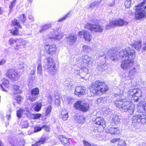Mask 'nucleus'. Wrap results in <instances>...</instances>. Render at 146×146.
Returning a JSON list of instances; mask_svg holds the SVG:
<instances>
[{"mask_svg": "<svg viewBox=\"0 0 146 146\" xmlns=\"http://www.w3.org/2000/svg\"><path fill=\"white\" fill-rule=\"evenodd\" d=\"M128 94L129 95L128 97H127L129 100L127 101L130 102H136L138 101L139 98L141 97V90L138 89H131L128 92Z\"/></svg>", "mask_w": 146, "mask_h": 146, "instance_id": "20e7f679", "label": "nucleus"}, {"mask_svg": "<svg viewBox=\"0 0 146 146\" xmlns=\"http://www.w3.org/2000/svg\"><path fill=\"white\" fill-rule=\"evenodd\" d=\"M65 101L67 104H70L74 102V99L69 97H66L65 98Z\"/></svg>", "mask_w": 146, "mask_h": 146, "instance_id": "58836bf2", "label": "nucleus"}, {"mask_svg": "<svg viewBox=\"0 0 146 146\" xmlns=\"http://www.w3.org/2000/svg\"><path fill=\"white\" fill-rule=\"evenodd\" d=\"M58 138L62 144L65 146H70L68 139L64 137L62 135L59 136Z\"/></svg>", "mask_w": 146, "mask_h": 146, "instance_id": "412c9836", "label": "nucleus"}, {"mask_svg": "<svg viewBox=\"0 0 146 146\" xmlns=\"http://www.w3.org/2000/svg\"><path fill=\"white\" fill-rule=\"evenodd\" d=\"M126 144L124 141H121L118 143V146H126Z\"/></svg>", "mask_w": 146, "mask_h": 146, "instance_id": "864d4df0", "label": "nucleus"}, {"mask_svg": "<svg viewBox=\"0 0 146 146\" xmlns=\"http://www.w3.org/2000/svg\"><path fill=\"white\" fill-rule=\"evenodd\" d=\"M102 111L106 115H108L111 113V110L107 107H103L102 109Z\"/></svg>", "mask_w": 146, "mask_h": 146, "instance_id": "f704fd0d", "label": "nucleus"}, {"mask_svg": "<svg viewBox=\"0 0 146 146\" xmlns=\"http://www.w3.org/2000/svg\"><path fill=\"white\" fill-rule=\"evenodd\" d=\"M141 40H135L132 45L136 50L137 51L140 50L141 48Z\"/></svg>", "mask_w": 146, "mask_h": 146, "instance_id": "5701e85b", "label": "nucleus"}, {"mask_svg": "<svg viewBox=\"0 0 146 146\" xmlns=\"http://www.w3.org/2000/svg\"><path fill=\"white\" fill-rule=\"evenodd\" d=\"M83 50L84 52H88L91 51V48L90 46L84 45L83 46Z\"/></svg>", "mask_w": 146, "mask_h": 146, "instance_id": "a19ab883", "label": "nucleus"}, {"mask_svg": "<svg viewBox=\"0 0 146 146\" xmlns=\"http://www.w3.org/2000/svg\"><path fill=\"white\" fill-rule=\"evenodd\" d=\"M16 41L17 39L13 38H10L8 41L9 44L10 45L14 46V45H15Z\"/></svg>", "mask_w": 146, "mask_h": 146, "instance_id": "79ce46f5", "label": "nucleus"}, {"mask_svg": "<svg viewBox=\"0 0 146 146\" xmlns=\"http://www.w3.org/2000/svg\"><path fill=\"white\" fill-rule=\"evenodd\" d=\"M91 93L94 95H100L101 93L105 92L108 89L105 83L96 80L92 83L90 88Z\"/></svg>", "mask_w": 146, "mask_h": 146, "instance_id": "7ed1b4c3", "label": "nucleus"}, {"mask_svg": "<svg viewBox=\"0 0 146 146\" xmlns=\"http://www.w3.org/2000/svg\"><path fill=\"white\" fill-rule=\"evenodd\" d=\"M123 77L126 80H129L132 78V77L131 76L129 72H125L123 74Z\"/></svg>", "mask_w": 146, "mask_h": 146, "instance_id": "7c9ffc66", "label": "nucleus"}, {"mask_svg": "<svg viewBox=\"0 0 146 146\" xmlns=\"http://www.w3.org/2000/svg\"><path fill=\"white\" fill-rule=\"evenodd\" d=\"M52 108V107L51 105H49L47 106L46 109L45 113V115L46 116L48 115L50 113Z\"/></svg>", "mask_w": 146, "mask_h": 146, "instance_id": "c9c22d12", "label": "nucleus"}, {"mask_svg": "<svg viewBox=\"0 0 146 146\" xmlns=\"http://www.w3.org/2000/svg\"><path fill=\"white\" fill-rule=\"evenodd\" d=\"M113 21L115 27L125 25L128 23V22L127 21H125L121 19H115Z\"/></svg>", "mask_w": 146, "mask_h": 146, "instance_id": "aec40b11", "label": "nucleus"}, {"mask_svg": "<svg viewBox=\"0 0 146 146\" xmlns=\"http://www.w3.org/2000/svg\"><path fill=\"white\" fill-rule=\"evenodd\" d=\"M120 140V139L119 138H114L112 139L111 140L112 143H115L119 141Z\"/></svg>", "mask_w": 146, "mask_h": 146, "instance_id": "bf43d9fd", "label": "nucleus"}, {"mask_svg": "<svg viewBox=\"0 0 146 146\" xmlns=\"http://www.w3.org/2000/svg\"><path fill=\"white\" fill-rule=\"evenodd\" d=\"M85 27L92 32H101L103 30L102 26L98 24H92L87 23L85 25Z\"/></svg>", "mask_w": 146, "mask_h": 146, "instance_id": "9d476101", "label": "nucleus"}, {"mask_svg": "<svg viewBox=\"0 0 146 146\" xmlns=\"http://www.w3.org/2000/svg\"><path fill=\"white\" fill-rule=\"evenodd\" d=\"M131 0H126L125 5L126 8H128L130 7L131 3Z\"/></svg>", "mask_w": 146, "mask_h": 146, "instance_id": "a18cd8bd", "label": "nucleus"}, {"mask_svg": "<svg viewBox=\"0 0 146 146\" xmlns=\"http://www.w3.org/2000/svg\"><path fill=\"white\" fill-rule=\"evenodd\" d=\"M146 50V41H143V44L142 45V51L144 52Z\"/></svg>", "mask_w": 146, "mask_h": 146, "instance_id": "3c124183", "label": "nucleus"}, {"mask_svg": "<svg viewBox=\"0 0 146 146\" xmlns=\"http://www.w3.org/2000/svg\"><path fill=\"white\" fill-rule=\"evenodd\" d=\"M35 78L33 77L32 76H31L30 77H29V82L31 83L32 82L35 80Z\"/></svg>", "mask_w": 146, "mask_h": 146, "instance_id": "69168bd1", "label": "nucleus"}, {"mask_svg": "<svg viewBox=\"0 0 146 146\" xmlns=\"http://www.w3.org/2000/svg\"><path fill=\"white\" fill-rule=\"evenodd\" d=\"M129 72L131 76L133 77V76L136 74L137 73V69L135 68H132L129 70Z\"/></svg>", "mask_w": 146, "mask_h": 146, "instance_id": "4c0bfd02", "label": "nucleus"}, {"mask_svg": "<svg viewBox=\"0 0 146 146\" xmlns=\"http://www.w3.org/2000/svg\"><path fill=\"white\" fill-rule=\"evenodd\" d=\"M137 111L140 113H146V107L145 105L141 103L137 107Z\"/></svg>", "mask_w": 146, "mask_h": 146, "instance_id": "393cba45", "label": "nucleus"}, {"mask_svg": "<svg viewBox=\"0 0 146 146\" xmlns=\"http://www.w3.org/2000/svg\"><path fill=\"white\" fill-rule=\"evenodd\" d=\"M109 133L111 134H117L119 133L118 127H111L108 129Z\"/></svg>", "mask_w": 146, "mask_h": 146, "instance_id": "a878e982", "label": "nucleus"}, {"mask_svg": "<svg viewBox=\"0 0 146 146\" xmlns=\"http://www.w3.org/2000/svg\"><path fill=\"white\" fill-rule=\"evenodd\" d=\"M77 36L74 34H70L68 36L66 37L67 42L70 44L72 45L74 44L77 40Z\"/></svg>", "mask_w": 146, "mask_h": 146, "instance_id": "6ab92c4d", "label": "nucleus"}, {"mask_svg": "<svg viewBox=\"0 0 146 146\" xmlns=\"http://www.w3.org/2000/svg\"><path fill=\"white\" fill-rule=\"evenodd\" d=\"M13 89L14 90L13 93L15 94H17L20 93L21 92V90L19 89V87L17 85H14L13 86Z\"/></svg>", "mask_w": 146, "mask_h": 146, "instance_id": "473e14b6", "label": "nucleus"}, {"mask_svg": "<svg viewBox=\"0 0 146 146\" xmlns=\"http://www.w3.org/2000/svg\"><path fill=\"white\" fill-rule=\"evenodd\" d=\"M45 48L46 50H48V54L50 56L56 55L58 53V51L56 49V45L54 44L51 45L46 44Z\"/></svg>", "mask_w": 146, "mask_h": 146, "instance_id": "f8f14e48", "label": "nucleus"}, {"mask_svg": "<svg viewBox=\"0 0 146 146\" xmlns=\"http://www.w3.org/2000/svg\"><path fill=\"white\" fill-rule=\"evenodd\" d=\"M112 123L114 124H118L120 122V119L118 115H113L111 119Z\"/></svg>", "mask_w": 146, "mask_h": 146, "instance_id": "c85d7f7f", "label": "nucleus"}, {"mask_svg": "<svg viewBox=\"0 0 146 146\" xmlns=\"http://www.w3.org/2000/svg\"><path fill=\"white\" fill-rule=\"evenodd\" d=\"M74 107L77 110L86 112L88 111L90 106L89 104L85 101H78L75 103Z\"/></svg>", "mask_w": 146, "mask_h": 146, "instance_id": "0eeeda50", "label": "nucleus"}, {"mask_svg": "<svg viewBox=\"0 0 146 146\" xmlns=\"http://www.w3.org/2000/svg\"><path fill=\"white\" fill-rule=\"evenodd\" d=\"M12 23L13 25L16 26L20 28H21L22 26L20 25L17 19H14L12 21Z\"/></svg>", "mask_w": 146, "mask_h": 146, "instance_id": "37998d69", "label": "nucleus"}, {"mask_svg": "<svg viewBox=\"0 0 146 146\" xmlns=\"http://www.w3.org/2000/svg\"><path fill=\"white\" fill-rule=\"evenodd\" d=\"M39 92V90L38 88H34L31 90V95L29 98L32 102L35 101Z\"/></svg>", "mask_w": 146, "mask_h": 146, "instance_id": "a211bd4d", "label": "nucleus"}, {"mask_svg": "<svg viewBox=\"0 0 146 146\" xmlns=\"http://www.w3.org/2000/svg\"><path fill=\"white\" fill-rule=\"evenodd\" d=\"M37 71L38 74H39L40 76V75L42 76V66L40 64H39L38 65Z\"/></svg>", "mask_w": 146, "mask_h": 146, "instance_id": "de8ad7c7", "label": "nucleus"}, {"mask_svg": "<svg viewBox=\"0 0 146 146\" xmlns=\"http://www.w3.org/2000/svg\"><path fill=\"white\" fill-rule=\"evenodd\" d=\"M15 99L17 101L18 103L19 104L22 100V98L20 96L17 95L15 97Z\"/></svg>", "mask_w": 146, "mask_h": 146, "instance_id": "09e8293b", "label": "nucleus"}, {"mask_svg": "<svg viewBox=\"0 0 146 146\" xmlns=\"http://www.w3.org/2000/svg\"><path fill=\"white\" fill-rule=\"evenodd\" d=\"M25 124H23V123H21L22 127L23 128H27L28 127V123L27 121H25Z\"/></svg>", "mask_w": 146, "mask_h": 146, "instance_id": "680f3d73", "label": "nucleus"}, {"mask_svg": "<svg viewBox=\"0 0 146 146\" xmlns=\"http://www.w3.org/2000/svg\"><path fill=\"white\" fill-rule=\"evenodd\" d=\"M19 21L23 23L25 22L26 19V17L24 14H23L19 17Z\"/></svg>", "mask_w": 146, "mask_h": 146, "instance_id": "49530a36", "label": "nucleus"}, {"mask_svg": "<svg viewBox=\"0 0 146 146\" xmlns=\"http://www.w3.org/2000/svg\"><path fill=\"white\" fill-rule=\"evenodd\" d=\"M46 139L45 138H42L40 139V140L35 143L33 144L32 146H39L40 144H43L45 142Z\"/></svg>", "mask_w": 146, "mask_h": 146, "instance_id": "72a5a7b5", "label": "nucleus"}, {"mask_svg": "<svg viewBox=\"0 0 146 146\" xmlns=\"http://www.w3.org/2000/svg\"><path fill=\"white\" fill-rule=\"evenodd\" d=\"M101 67L102 68V70L106 69L107 68L106 65V64H104L103 65H101Z\"/></svg>", "mask_w": 146, "mask_h": 146, "instance_id": "774afa93", "label": "nucleus"}, {"mask_svg": "<svg viewBox=\"0 0 146 146\" xmlns=\"http://www.w3.org/2000/svg\"><path fill=\"white\" fill-rule=\"evenodd\" d=\"M28 43V41L21 38L17 39L15 45L13 46L15 49L19 50L21 48V46L25 47V46Z\"/></svg>", "mask_w": 146, "mask_h": 146, "instance_id": "4468645a", "label": "nucleus"}, {"mask_svg": "<svg viewBox=\"0 0 146 146\" xmlns=\"http://www.w3.org/2000/svg\"><path fill=\"white\" fill-rule=\"evenodd\" d=\"M114 27V24L113 23V21H112L111 22H110L109 24L106 25L105 28L106 29H110L111 28Z\"/></svg>", "mask_w": 146, "mask_h": 146, "instance_id": "c03bdc74", "label": "nucleus"}, {"mask_svg": "<svg viewBox=\"0 0 146 146\" xmlns=\"http://www.w3.org/2000/svg\"><path fill=\"white\" fill-rule=\"evenodd\" d=\"M15 4V3H12V2H11V4H10L9 6V8L11 10L13 8V6Z\"/></svg>", "mask_w": 146, "mask_h": 146, "instance_id": "338daca9", "label": "nucleus"}, {"mask_svg": "<svg viewBox=\"0 0 146 146\" xmlns=\"http://www.w3.org/2000/svg\"><path fill=\"white\" fill-rule=\"evenodd\" d=\"M114 94V105L123 112L128 111L129 114L130 115L133 114L135 110L134 105L130 104L129 102L126 100L127 98L126 99H122L118 94Z\"/></svg>", "mask_w": 146, "mask_h": 146, "instance_id": "f03ea898", "label": "nucleus"}, {"mask_svg": "<svg viewBox=\"0 0 146 146\" xmlns=\"http://www.w3.org/2000/svg\"><path fill=\"white\" fill-rule=\"evenodd\" d=\"M146 3V0H143L142 2L135 6V16L137 19H140L145 17L146 13L145 10L146 9V5L145 7L143 6Z\"/></svg>", "mask_w": 146, "mask_h": 146, "instance_id": "39448f33", "label": "nucleus"}, {"mask_svg": "<svg viewBox=\"0 0 146 146\" xmlns=\"http://www.w3.org/2000/svg\"><path fill=\"white\" fill-rule=\"evenodd\" d=\"M10 33L14 36L17 35L19 33L18 29L17 28H15L14 29L10 30Z\"/></svg>", "mask_w": 146, "mask_h": 146, "instance_id": "ea45409f", "label": "nucleus"}, {"mask_svg": "<svg viewBox=\"0 0 146 146\" xmlns=\"http://www.w3.org/2000/svg\"><path fill=\"white\" fill-rule=\"evenodd\" d=\"M60 116L62 117V119L64 121L66 120L68 117V112L65 109H63L61 113Z\"/></svg>", "mask_w": 146, "mask_h": 146, "instance_id": "bb28decb", "label": "nucleus"}, {"mask_svg": "<svg viewBox=\"0 0 146 146\" xmlns=\"http://www.w3.org/2000/svg\"><path fill=\"white\" fill-rule=\"evenodd\" d=\"M102 100L103 98H101L98 99L96 102V103H97L98 104L103 103Z\"/></svg>", "mask_w": 146, "mask_h": 146, "instance_id": "6e6d98bb", "label": "nucleus"}, {"mask_svg": "<svg viewBox=\"0 0 146 146\" xmlns=\"http://www.w3.org/2000/svg\"><path fill=\"white\" fill-rule=\"evenodd\" d=\"M75 119L79 123H82L84 122V119L82 115H79L75 117Z\"/></svg>", "mask_w": 146, "mask_h": 146, "instance_id": "cd10ccee", "label": "nucleus"}, {"mask_svg": "<svg viewBox=\"0 0 146 146\" xmlns=\"http://www.w3.org/2000/svg\"><path fill=\"white\" fill-rule=\"evenodd\" d=\"M70 15L69 13H68L66 15L62 18L59 19L58 21V22H61L63 20H65L68 16Z\"/></svg>", "mask_w": 146, "mask_h": 146, "instance_id": "603ef678", "label": "nucleus"}, {"mask_svg": "<svg viewBox=\"0 0 146 146\" xmlns=\"http://www.w3.org/2000/svg\"><path fill=\"white\" fill-rule=\"evenodd\" d=\"M83 143L84 146H91V145L89 143L85 140H83Z\"/></svg>", "mask_w": 146, "mask_h": 146, "instance_id": "052dcab7", "label": "nucleus"}, {"mask_svg": "<svg viewBox=\"0 0 146 146\" xmlns=\"http://www.w3.org/2000/svg\"><path fill=\"white\" fill-rule=\"evenodd\" d=\"M123 60L121 64V67L123 69H127L130 68L133 65V60L127 59Z\"/></svg>", "mask_w": 146, "mask_h": 146, "instance_id": "2eb2a0df", "label": "nucleus"}, {"mask_svg": "<svg viewBox=\"0 0 146 146\" xmlns=\"http://www.w3.org/2000/svg\"><path fill=\"white\" fill-rule=\"evenodd\" d=\"M65 84H66L65 85V87H67L66 89H71L72 88V85L70 83V84H68V83H66Z\"/></svg>", "mask_w": 146, "mask_h": 146, "instance_id": "13d9d810", "label": "nucleus"}, {"mask_svg": "<svg viewBox=\"0 0 146 146\" xmlns=\"http://www.w3.org/2000/svg\"><path fill=\"white\" fill-rule=\"evenodd\" d=\"M23 64V62H19L17 65L18 67L21 69H23L24 68V66Z\"/></svg>", "mask_w": 146, "mask_h": 146, "instance_id": "5fc2aeb1", "label": "nucleus"}, {"mask_svg": "<svg viewBox=\"0 0 146 146\" xmlns=\"http://www.w3.org/2000/svg\"><path fill=\"white\" fill-rule=\"evenodd\" d=\"M42 129V127H41L39 126H37L34 128V132H37L40 131Z\"/></svg>", "mask_w": 146, "mask_h": 146, "instance_id": "8fccbe9b", "label": "nucleus"}, {"mask_svg": "<svg viewBox=\"0 0 146 146\" xmlns=\"http://www.w3.org/2000/svg\"><path fill=\"white\" fill-rule=\"evenodd\" d=\"M60 100L58 99H56L55 100V103L57 105H59L60 104Z\"/></svg>", "mask_w": 146, "mask_h": 146, "instance_id": "0e129e2a", "label": "nucleus"}, {"mask_svg": "<svg viewBox=\"0 0 146 146\" xmlns=\"http://www.w3.org/2000/svg\"><path fill=\"white\" fill-rule=\"evenodd\" d=\"M41 115L40 114L37 113L33 115V119H36L39 118L40 116Z\"/></svg>", "mask_w": 146, "mask_h": 146, "instance_id": "4d7b16f0", "label": "nucleus"}, {"mask_svg": "<svg viewBox=\"0 0 146 146\" xmlns=\"http://www.w3.org/2000/svg\"><path fill=\"white\" fill-rule=\"evenodd\" d=\"M2 84L0 85V86L2 90L5 91L6 92L5 89L4 88L3 86L7 88H9L10 86V84L9 81L5 78H3L2 80Z\"/></svg>", "mask_w": 146, "mask_h": 146, "instance_id": "b1692460", "label": "nucleus"}, {"mask_svg": "<svg viewBox=\"0 0 146 146\" xmlns=\"http://www.w3.org/2000/svg\"><path fill=\"white\" fill-rule=\"evenodd\" d=\"M5 74L7 76L13 80H17L18 78V74L16 70L9 69L6 71Z\"/></svg>", "mask_w": 146, "mask_h": 146, "instance_id": "9b49d317", "label": "nucleus"}, {"mask_svg": "<svg viewBox=\"0 0 146 146\" xmlns=\"http://www.w3.org/2000/svg\"><path fill=\"white\" fill-rule=\"evenodd\" d=\"M25 111V110L23 108H21L17 111V115L18 117L20 118L22 115L23 112Z\"/></svg>", "mask_w": 146, "mask_h": 146, "instance_id": "e433bc0d", "label": "nucleus"}, {"mask_svg": "<svg viewBox=\"0 0 146 146\" xmlns=\"http://www.w3.org/2000/svg\"><path fill=\"white\" fill-rule=\"evenodd\" d=\"M132 123L135 126L137 123H141L142 124L146 123V115L142 114L133 116L132 118Z\"/></svg>", "mask_w": 146, "mask_h": 146, "instance_id": "1a4fd4ad", "label": "nucleus"}, {"mask_svg": "<svg viewBox=\"0 0 146 146\" xmlns=\"http://www.w3.org/2000/svg\"><path fill=\"white\" fill-rule=\"evenodd\" d=\"M91 59V58L87 55L80 57L77 58L76 65L80 68H83L90 62Z\"/></svg>", "mask_w": 146, "mask_h": 146, "instance_id": "6e6552de", "label": "nucleus"}, {"mask_svg": "<svg viewBox=\"0 0 146 146\" xmlns=\"http://www.w3.org/2000/svg\"><path fill=\"white\" fill-rule=\"evenodd\" d=\"M85 90L86 88L82 86H77L75 89L74 94L79 97H81L84 94Z\"/></svg>", "mask_w": 146, "mask_h": 146, "instance_id": "dca6fc26", "label": "nucleus"}, {"mask_svg": "<svg viewBox=\"0 0 146 146\" xmlns=\"http://www.w3.org/2000/svg\"><path fill=\"white\" fill-rule=\"evenodd\" d=\"M44 128V129L47 131L49 132L50 130L49 127L46 125H45L42 126V128Z\"/></svg>", "mask_w": 146, "mask_h": 146, "instance_id": "e2e57ef3", "label": "nucleus"}, {"mask_svg": "<svg viewBox=\"0 0 146 146\" xmlns=\"http://www.w3.org/2000/svg\"><path fill=\"white\" fill-rule=\"evenodd\" d=\"M78 34L81 37L83 36L84 38L86 41H90L91 40V35L87 31L83 30L80 31L79 32Z\"/></svg>", "mask_w": 146, "mask_h": 146, "instance_id": "f3484780", "label": "nucleus"}, {"mask_svg": "<svg viewBox=\"0 0 146 146\" xmlns=\"http://www.w3.org/2000/svg\"><path fill=\"white\" fill-rule=\"evenodd\" d=\"M51 27V25L50 24H46L42 27L41 29L39 31L40 33H43Z\"/></svg>", "mask_w": 146, "mask_h": 146, "instance_id": "c756f323", "label": "nucleus"}, {"mask_svg": "<svg viewBox=\"0 0 146 146\" xmlns=\"http://www.w3.org/2000/svg\"><path fill=\"white\" fill-rule=\"evenodd\" d=\"M95 122L96 124L101 126L103 128L105 127V121L102 117H98L96 119Z\"/></svg>", "mask_w": 146, "mask_h": 146, "instance_id": "4be33fe9", "label": "nucleus"}, {"mask_svg": "<svg viewBox=\"0 0 146 146\" xmlns=\"http://www.w3.org/2000/svg\"><path fill=\"white\" fill-rule=\"evenodd\" d=\"M35 106L34 107L35 111H38L40 110L42 106V104L41 103H38L37 102H35Z\"/></svg>", "mask_w": 146, "mask_h": 146, "instance_id": "2f4dec72", "label": "nucleus"}, {"mask_svg": "<svg viewBox=\"0 0 146 146\" xmlns=\"http://www.w3.org/2000/svg\"><path fill=\"white\" fill-rule=\"evenodd\" d=\"M46 64L44 65L45 70L52 75L56 73V70L55 63L53 59L51 58H48L46 59Z\"/></svg>", "mask_w": 146, "mask_h": 146, "instance_id": "423d86ee", "label": "nucleus"}, {"mask_svg": "<svg viewBox=\"0 0 146 146\" xmlns=\"http://www.w3.org/2000/svg\"><path fill=\"white\" fill-rule=\"evenodd\" d=\"M58 29H57L54 31H53L52 33L49 34L48 36V38L54 40H59L62 38L64 35V33L56 31L58 30Z\"/></svg>", "mask_w": 146, "mask_h": 146, "instance_id": "ddd939ff", "label": "nucleus"}, {"mask_svg": "<svg viewBox=\"0 0 146 146\" xmlns=\"http://www.w3.org/2000/svg\"><path fill=\"white\" fill-rule=\"evenodd\" d=\"M108 56L105 57V58H110L113 61L117 60L119 56L123 57L125 56L127 59H130L133 60L135 58V51L133 48L129 47H127L123 49H122L119 52V54L118 55V52L116 51H113L112 50H109L108 52Z\"/></svg>", "mask_w": 146, "mask_h": 146, "instance_id": "f257e3e1", "label": "nucleus"}]
</instances>
